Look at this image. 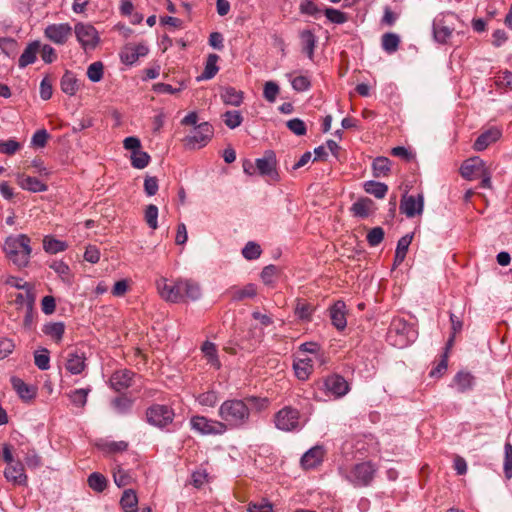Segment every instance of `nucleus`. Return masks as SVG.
<instances>
[{
    "label": "nucleus",
    "instance_id": "de8ad7c7",
    "mask_svg": "<svg viewBox=\"0 0 512 512\" xmlns=\"http://www.w3.org/2000/svg\"><path fill=\"white\" fill-rule=\"evenodd\" d=\"M131 165L136 169H144L150 161V156L147 152L142 151L141 149L138 151H134L131 153Z\"/></svg>",
    "mask_w": 512,
    "mask_h": 512
},
{
    "label": "nucleus",
    "instance_id": "f03ea898",
    "mask_svg": "<svg viewBox=\"0 0 512 512\" xmlns=\"http://www.w3.org/2000/svg\"><path fill=\"white\" fill-rule=\"evenodd\" d=\"M6 257L17 267H26L32 252L30 238L25 234L8 236L3 244Z\"/></svg>",
    "mask_w": 512,
    "mask_h": 512
},
{
    "label": "nucleus",
    "instance_id": "338daca9",
    "mask_svg": "<svg viewBox=\"0 0 512 512\" xmlns=\"http://www.w3.org/2000/svg\"><path fill=\"white\" fill-rule=\"evenodd\" d=\"M20 148H21V144L14 139H9V140L0 142V153L6 154V155L15 154Z\"/></svg>",
    "mask_w": 512,
    "mask_h": 512
},
{
    "label": "nucleus",
    "instance_id": "423d86ee",
    "mask_svg": "<svg viewBox=\"0 0 512 512\" xmlns=\"http://www.w3.org/2000/svg\"><path fill=\"white\" fill-rule=\"evenodd\" d=\"M191 428L201 435H223L226 433L221 420L209 419L205 416H193L190 419Z\"/></svg>",
    "mask_w": 512,
    "mask_h": 512
},
{
    "label": "nucleus",
    "instance_id": "473e14b6",
    "mask_svg": "<svg viewBox=\"0 0 512 512\" xmlns=\"http://www.w3.org/2000/svg\"><path fill=\"white\" fill-rule=\"evenodd\" d=\"M66 242L58 240L52 236H45L43 239V249L49 254H56L67 249Z\"/></svg>",
    "mask_w": 512,
    "mask_h": 512
},
{
    "label": "nucleus",
    "instance_id": "58836bf2",
    "mask_svg": "<svg viewBox=\"0 0 512 512\" xmlns=\"http://www.w3.org/2000/svg\"><path fill=\"white\" fill-rule=\"evenodd\" d=\"M454 383L459 392H466L473 387L474 377L468 372H459L454 377Z\"/></svg>",
    "mask_w": 512,
    "mask_h": 512
},
{
    "label": "nucleus",
    "instance_id": "a878e982",
    "mask_svg": "<svg viewBox=\"0 0 512 512\" xmlns=\"http://www.w3.org/2000/svg\"><path fill=\"white\" fill-rule=\"evenodd\" d=\"M345 308L346 305L343 301H337L330 309V317L332 324L338 330H343L347 325Z\"/></svg>",
    "mask_w": 512,
    "mask_h": 512
},
{
    "label": "nucleus",
    "instance_id": "72a5a7b5",
    "mask_svg": "<svg viewBox=\"0 0 512 512\" xmlns=\"http://www.w3.org/2000/svg\"><path fill=\"white\" fill-rule=\"evenodd\" d=\"M201 350L206 357L209 364L216 369L221 367V363L218 357L216 345L212 342L206 341L203 343Z\"/></svg>",
    "mask_w": 512,
    "mask_h": 512
},
{
    "label": "nucleus",
    "instance_id": "e2e57ef3",
    "mask_svg": "<svg viewBox=\"0 0 512 512\" xmlns=\"http://www.w3.org/2000/svg\"><path fill=\"white\" fill-rule=\"evenodd\" d=\"M39 54L46 64H50L56 60V53L55 50L48 44H43L40 41V48H39Z\"/></svg>",
    "mask_w": 512,
    "mask_h": 512
},
{
    "label": "nucleus",
    "instance_id": "20e7f679",
    "mask_svg": "<svg viewBox=\"0 0 512 512\" xmlns=\"http://www.w3.org/2000/svg\"><path fill=\"white\" fill-rule=\"evenodd\" d=\"M377 471L375 465L370 461H365L353 465L350 469L340 468V474L353 486H368Z\"/></svg>",
    "mask_w": 512,
    "mask_h": 512
},
{
    "label": "nucleus",
    "instance_id": "c85d7f7f",
    "mask_svg": "<svg viewBox=\"0 0 512 512\" xmlns=\"http://www.w3.org/2000/svg\"><path fill=\"white\" fill-rule=\"evenodd\" d=\"M181 286L182 293H184V299L196 301L202 295L201 288L197 282L189 279H181Z\"/></svg>",
    "mask_w": 512,
    "mask_h": 512
},
{
    "label": "nucleus",
    "instance_id": "1a4fd4ad",
    "mask_svg": "<svg viewBox=\"0 0 512 512\" xmlns=\"http://www.w3.org/2000/svg\"><path fill=\"white\" fill-rule=\"evenodd\" d=\"M213 136V127L208 122H203L194 127L190 135L186 137V143L191 148L205 146Z\"/></svg>",
    "mask_w": 512,
    "mask_h": 512
},
{
    "label": "nucleus",
    "instance_id": "b1692460",
    "mask_svg": "<svg viewBox=\"0 0 512 512\" xmlns=\"http://www.w3.org/2000/svg\"><path fill=\"white\" fill-rule=\"evenodd\" d=\"M17 182L22 189L33 193L44 192L48 189L47 185L38 178L24 174L18 175Z\"/></svg>",
    "mask_w": 512,
    "mask_h": 512
},
{
    "label": "nucleus",
    "instance_id": "8fccbe9b",
    "mask_svg": "<svg viewBox=\"0 0 512 512\" xmlns=\"http://www.w3.org/2000/svg\"><path fill=\"white\" fill-rule=\"evenodd\" d=\"M303 51L311 58L315 46V36L310 30H304L300 34Z\"/></svg>",
    "mask_w": 512,
    "mask_h": 512
},
{
    "label": "nucleus",
    "instance_id": "0e129e2a",
    "mask_svg": "<svg viewBox=\"0 0 512 512\" xmlns=\"http://www.w3.org/2000/svg\"><path fill=\"white\" fill-rule=\"evenodd\" d=\"M383 239L384 230L381 227H374L367 234V242L372 247L379 245Z\"/></svg>",
    "mask_w": 512,
    "mask_h": 512
},
{
    "label": "nucleus",
    "instance_id": "9b49d317",
    "mask_svg": "<svg viewBox=\"0 0 512 512\" xmlns=\"http://www.w3.org/2000/svg\"><path fill=\"white\" fill-rule=\"evenodd\" d=\"M86 354L84 351L75 348L68 351L64 356V367L72 375L81 374L87 367Z\"/></svg>",
    "mask_w": 512,
    "mask_h": 512
},
{
    "label": "nucleus",
    "instance_id": "7ed1b4c3",
    "mask_svg": "<svg viewBox=\"0 0 512 512\" xmlns=\"http://www.w3.org/2000/svg\"><path fill=\"white\" fill-rule=\"evenodd\" d=\"M417 338V331L402 318H394L387 332V341L394 347L405 348Z\"/></svg>",
    "mask_w": 512,
    "mask_h": 512
},
{
    "label": "nucleus",
    "instance_id": "13d9d810",
    "mask_svg": "<svg viewBox=\"0 0 512 512\" xmlns=\"http://www.w3.org/2000/svg\"><path fill=\"white\" fill-rule=\"evenodd\" d=\"M299 10L302 14L310 15L315 18L321 14V9L312 0H302L299 6Z\"/></svg>",
    "mask_w": 512,
    "mask_h": 512
},
{
    "label": "nucleus",
    "instance_id": "a211bd4d",
    "mask_svg": "<svg viewBox=\"0 0 512 512\" xmlns=\"http://www.w3.org/2000/svg\"><path fill=\"white\" fill-rule=\"evenodd\" d=\"M72 34V28L68 23L51 24L45 29V35L57 44H63Z\"/></svg>",
    "mask_w": 512,
    "mask_h": 512
},
{
    "label": "nucleus",
    "instance_id": "f8f14e48",
    "mask_svg": "<svg viewBox=\"0 0 512 512\" xmlns=\"http://www.w3.org/2000/svg\"><path fill=\"white\" fill-rule=\"evenodd\" d=\"M75 34L77 40L85 50L94 49L99 42L98 32L91 24H76Z\"/></svg>",
    "mask_w": 512,
    "mask_h": 512
},
{
    "label": "nucleus",
    "instance_id": "6e6552de",
    "mask_svg": "<svg viewBox=\"0 0 512 512\" xmlns=\"http://www.w3.org/2000/svg\"><path fill=\"white\" fill-rule=\"evenodd\" d=\"M456 18L454 13H447L433 22V35L438 43L445 44L448 42L454 30L453 20Z\"/></svg>",
    "mask_w": 512,
    "mask_h": 512
},
{
    "label": "nucleus",
    "instance_id": "f257e3e1",
    "mask_svg": "<svg viewBox=\"0 0 512 512\" xmlns=\"http://www.w3.org/2000/svg\"><path fill=\"white\" fill-rule=\"evenodd\" d=\"M218 417L225 431L245 429L251 422V408L242 399H227L218 409Z\"/></svg>",
    "mask_w": 512,
    "mask_h": 512
},
{
    "label": "nucleus",
    "instance_id": "4c0bfd02",
    "mask_svg": "<svg viewBox=\"0 0 512 512\" xmlns=\"http://www.w3.org/2000/svg\"><path fill=\"white\" fill-rule=\"evenodd\" d=\"M49 267L54 270L55 273L61 278L66 284L72 283V274L69 266L63 261H53Z\"/></svg>",
    "mask_w": 512,
    "mask_h": 512
},
{
    "label": "nucleus",
    "instance_id": "412c9836",
    "mask_svg": "<svg viewBox=\"0 0 512 512\" xmlns=\"http://www.w3.org/2000/svg\"><path fill=\"white\" fill-rule=\"evenodd\" d=\"M502 133H501V130L496 128V127H492L486 131H484L483 133H481L477 139L475 140L474 144H473V149L475 151H483L485 150L489 145L495 143L497 140L500 139Z\"/></svg>",
    "mask_w": 512,
    "mask_h": 512
},
{
    "label": "nucleus",
    "instance_id": "ddd939ff",
    "mask_svg": "<svg viewBox=\"0 0 512 512\" xmlns=\"http://www.w3.org/2000/svg\"><path fill=\"white\" fill-rule=\"evenodd\" d=\"M160 296L169 302L178 303L184 301V293H182L181 279L168 283L166 279H161L157 283Z\"/></svg>",
    "mask_w": 512,
    "mask_h": 512
},
{
    "label": "nucleus",
    "instance_id": "37998d69",
    "mask_svg": "<svg viewBox=\"0 0 512 512\" xmlns=\"http://www.w3.org/2000/svg\"><path fill=\"white\" fill-rule=\"evenodd\" d=\"M225 125L230 129L239 127L243 122V116L240 111L228 110L222 115Z\"/></svg>",
    "mask_w": 512,
    "mask_h": 512
},
{
    "label": "nucleus",
    "instance_id": "5fc2aeb1",
    "mask_svg": "<svg viewBox=\"0 0 512 512\" xmlns=\"http://www.w3.org/2000/svg\"><path fill=\"white\" fill-rule=\"evenodd\" d=\"M197 401L202 406L214 407L219 401L218 393L213 390L203 392L198 395Z\"/></svg>",
    "mask_w": 512,
    "mask_h": 512
},
{
    "label": "nucleus",
    "instance_id": "ea45409f",
    "mask_svg": "<svg viewBox=\"0 0 512 512\" xmlns=\"http://www.w3.org/2000/svg\"><path fill=\"white\" fill-rule=\"evenodd\" d=\"M372 169L374 177H385L390 171V160L386 157H377L372 163Z\"/></svg>",
    "mask_w": 512,
    "mask_h": 512
},
{
    "label": "nucleus",
    "instance_id": "603ef678",
    "mask_svg": "<svg viewBox=\"0 0 512 512\" xmlns=\"http://www.w3.org/2000/svg\"><path fill=\"white\" fill-rule=\"evenodd\" d=\"M504 475L507 479L512 478V444L506 442L504 445V462H503Z\"/></svg>",
    "mask_w": 512,
    "mask_h": 512
},
{
    "label": "nucleus",
    "instance_id": "dca6fc26",
    "mask_svg": "<svg viewBox=\"0 0 512 512\" xmlns=\"http://www.w3.org/2000/svg\"><path fill=\"white\" fill-rule=\"evenodd\" d=\"M488 167L479 157H472L464 161L460 167V174L466 180H473L481 176Z\"/></svg>",
    "mask_w": 512,
    "mask_h": 512
},
{
    "label": "nucleus",
    "instance_id": "052dcab7",
    "mask_svg": "<svg viewBox=\"0 0 512 512\" xmlns=\"http://www.w3.org/2000/svg\"><path fill=\"white\" fill-rule=\"evenodd\" d=\"M279 94V86L274 81H267L264 84L263 97L270 103L276 101L277 95Z\"/></svg>",
    "mask_w": 512,
    "mask_h": 512
},
{
    "label": "nucleus",
    "instance_id": "680f3d73",
    "mask_svg": "<svg viewBox=\"0 0 512 512\" xmlns=\"http://www.w3.org/2000/svg\"><path fill=\"white\" fill-rule=\"evenodd\" d=\"M313 312V307L310 303L298 300L295 307V314L302 320H309Z\"/></svg>",
    "mask_w": 512,
    "mask_h": 512
},
{
    "label": "nucleus",
    "instance_id": "a19ab883",
    "mask_svg": "<svg viewBox=\"0 0 512 512\" xmlns=\"http://www.w3.org/2000/svg\"><path fill=\"white\" fill-rule=\"evenodd\" d=\"M364 189L368 194L381 199L386 195L388 186L384 183L370 180L364 183Z\"/></svg>",
    "mask_w": 512,
    "mask_h": 512
},
{
    "label": "nucleus",
    "instance_id": "0eeeda50",
    "mask_svg": "<svg viewBox=\"0 0 512 512\" xmlns=\"http://www.w3.org/2000/svg\"><path fill=\"white\" fill-rule=\"evenodd\" d=\"M174 416V411L170 407L161 404L152 405L146 411L148 423L159 428L172 423Z\"/></svg>",
    "mask_w": 512,
    "mask_h": 512
},
{
    "label": "nucleus",
    "instance_id": "bb28decb",
    "mask_svg": "<svg viewBox=\"0 0 512 512\" xmlns=\"http://www.w3.org/2000/svg\"><path fill=\"white\" fill-rule=\"evenodd\" d=\"M42 332L54 342L60 343L65 333V324L63 322H48L43 325Z\"/></svg>",
    "mask_w": 512,
    "mask_h": 512
},
{
    "label": "nucleus",
    "instance_id": "6ab92c4d",
    "mask_svg": "<svg viewBox=\"0 0 512 512\" xmlns=\"http://www.w3.org/2000/svg\"><path fill=\"white\" fill-rule=\"evenodd\" d=\"M324 388L329 394L339 398L347 394L349 385L340 375H331L324 380Z\"/></svg>",
    "mask_w": 512,
    "mask_h": 512
},
{
    "label": "nucleus",
    "instance_id": "cd10ccee",
    "mask_svg": "<svg viewBox=\"0 0 512 512\" xmlns=\"http://www.w3.org/2000/svg\"><path fill=\"white\" fill-rule=\"evenodd\" d=\"M412 239V234H406L398 240L394 257L395 266L400 265L404 261Z\"/></svg>",
    "mask_w": 512,
    "mask_h": 512
},
{
    "label": "nucleus",
    "instance_id": "5701e85b",
    "mask_svg": "<svg viewBox=\"0 0 512 512\" xmlns=\"http://www.w3.org/2000/svg\"><path fill=\"white\" fill-rule=\"evenodd\" d=\"M220 98L225 105L239 107L244 100V93L234 87L226 86L220 91Z\"/></svg>",
    "mask_w": 512,
    "mask_h": 512
},
{
    "label": "nucleus",
    "instance_id": "69168bd1",
    "mask_svg": "<svg viewBox=\"0 0 512 512\" xmlns=\"http://www.w3.org/2000/svg\"><path fill=\"white\" fill-rule=\"evenodd\" d=\"M287 127L297 136H303L306 134V125L304 121L299 118H293L287 121Z\"/></svg>",
    "mask_w": 512,
    "mask_h": 512
},
{
    "label": "nucleus",
    "instance_id": "2eb2a0df",
    "mask_svg": "<svg viewBox=\"0 0 512 512\" xmlns=\"http://www.w3.org/2000/svg\"><path fill=\"white\" fill-rule=\"evenodd\" d=\"M149 52L148 47L143 43H128L121 52L120 57L123 64H134Z\"/></svg>",
    "mask_w": 512,
    "mask_h": 512
},
{
    "label": "nucleus",
    "instance_id": "a18cd8bd",
    "mask_svg": "<svg viewBox=\"0 0 512 512\" xmlns=\"http://www.w3.org/2000/svg\"><path fill=\"white\" fill-rule=\"evenodd\" d=\"M90 388H80L71 391L68 396L73 405L77 407H84L87 402V396L90 393Z\"/></svg>",
    "mask_w": 512,
    "mask_h": 512
},
{
    "label": "nucleus",
    "instance_id": "39448f33",
    "mask_svg": "<svg viewBox=\"0 0 512 512\" xmlns=\"http://www.w3.org/2000/svg\"><path fill=\"white\" fill-rule=\"evenodd\" d=\"M275 426L282 431H294L301 429L300 412L291 406H285L274 417Z\"/></svg>",
    "mask_w": 512,
    "mask_h": 512
},
{
    "label": "nucleus",
    "instance_id": "774afa93",
    "mask_svg": "<svg viewBox=\"0 0 512 512\" xmlns=\"http://www.w3.org/2000/svg\"><path fill=\"white\" fill-rule=\"evenodd\" d=\"M249 512H273L272 504L262 500L260 502H251L248 505Z\"/></svg>",
    "mask_w": 512,
    "mask_h": 512
},
{
    "label": "nucleus",
    "instance_id": "9d476101",
    "mask_svg": "<svg viewBox=\"0 0 512 512\" xmlns=\"http://www.w3.org/2000/svg\"><path fill=\"white\" fill-rule=\"evenodd\" d=\"M255 166L261 176L267 177L273 181L279 179L276 155L273 151L268 150L262 158H257L255 160Z\"/></svg>",
    "mask_w": 512,
    "mask_h": 512
},
{
    "label": "nucleus",
    "instance_id": "3c124183",
    "mask_svg": "<svg viewBox=\"0 0 512 512\" xmlns=\"http://www.w3.org/2000/svg\"><path fill=\"white\" fill-rule=\"evenodd\" d=\"M22 453L25 465L29 469H37L42 465L41 457L35 449H28L26 453L22 450Z\"/></svg>",
    "mask_w": 512,
    "mask_h": 512
},
{
    "label": "nucleus",
    "instance_id": "4468645a",
    "mask_svg": "<svg viewBox=\"0 0 512 512\" xmlns=\"http://www.w3.org/2000/svg\"><path fill=\"white\" fill-rule=\"evenodd\" d=\"M424 210V196L422 193L417 196L404 194L400 202V211L407 218L421 215Z\"/></svg>",
    "mask_w": 512,
    "mask_h": 512
},
{
    "label": "nucleus",
    "instance_id": "4d7b16f0",
    "mask_svg": "<svg viewBox=\"0 0 512 512\" xmlns=\"http://www.w3.org/2000/svg\"><path fill=\"white\" fill-rule=\"evenodd\" d=\"M112 406L119 414H126L132 407V400L126 396H120L112 401Z\"/></svg>",
    "mask_w": 512,
    "mask_h": 512
},
{
    "label": "nucleus",
    "instance_id": "c9c22d12",
    "mask_svg": "<svg viewBox=\"0 0 512 512\" xmlns=\"http://www.w3.org/2000/svg\"><path fill=\"white\" fill-rule=\"evenodd\" d=\"M373 201L369 198H362L353 203L351 210L355 216L365 218L370 214L373 207Z\"/></svg>",
    "mask_w": 512,
    "mask_h": 512
},
{
    "label": "nucleus",
    "instance_id": "79ce46f5",
    "mask_svg": "<svg viewBox=\"0 0 512 512\" xmlns=\"http://www.w3.org/2000/svg\"><path fill=\"white\" fill-rule=\"evenodd\" d=\"M310 362V359H300L294 362L293 368L298 379L306 380L309 377L312 369Z\"/></svg>",
    "mask_w": 512,
    "mask_h": 512
},
{
    "label": "nucleus",
    "instance_id": "e433bc0d",
    "mask_svg": "<svg viewBox=\"0 0 512 512\" xmlns=\"http://www.w3.org/2000/svg\"><path fill=\"white\" fill-rule=\"evenodd\" d=\"M0 50L9 59H14L18 54V43L10 37L0 38Z\"/></svg>",
    "mask_w": 512,
    "mask_h": 512
},
{
    "label": "nucleus",
    "instance_id": "864d4df0",
    "mask_svg": "<svg viewBox=\"0 0 512 512\" xmlns=\"http://www.w3.org/2000/svg\"><path fill=\"white\" fill-rule=\"evenodd\" d=\"M261 253L262 250L260 245L253 241H249L242 249V255L247 260L258 259Z\"/></svg>",
    "mask_w": 512,
    "mask_h": 512
},
{
    "label": "nucleus",
    "instance_id": "49530a36",
    "mask_svg": "<svg viewBox=\"0 0 512 512\" xmlns=\"http://www.w3.org/2000/svg\"><path fill=\"white\" fill-rule=\"evenodd\" d=\"M400 38L395 33H385L382 36V47L388 53H393L398 49Z\"/></svg>",
    "mask_w": 512,
    "mask_h": 512
},
{
    "label": "nucleus",
    "instance_id": "f3484780",
    "mask_svg": "<svg viewBox=\"0 0 512 512\" xmlns=\"http://www.w3.org/2000/svg\"><path fill=\"white\" fill-rule=\"evenodd\" d=\"M4 476L7 481L14 485L26 486L28 477L25 473L24 464L17 460L9 465L4 470Z\"/></svg>",
    "mask_w": 512,
    "mask_h": 512
},
{
    "label": "nucleus",
    "instance_id": "7c9ffc66",
    "mask_svg": "<svg viewBox=\"0 0 512 512\" xmlns=\"http://www.w3.org/2000/svg\"><path fill=\"white\" fill-rule=\"evenodd\" d=\"M227 293L234 301H241L246 298H253L256 296L257 291L254 284H247L245 287L238 289L236 287L230 288Z\"/></svg>",
    "mask_w": 512,
    "mask_h": 512
},
{
    "label": "nucleus",
    "instance_id": "aec40b11",
    "mask_svg": "<svg viewBox=\"0 0 512 512\" xmlns=\"http://www.w3.org/2000/svg\"><path fill=\"white\" fill-rule=\"evenodd\" d=\"M134 373L127 369L115 371L110 378V386L117 392L129 388L132 385Z\"/></svg>",
    "mask_w": 512,
    "mask_h": 512
},
{
    "label": "nucleus",
    "instance_id": "6e6d98bb",
    "mask_svg": "<svg viewBox=\"0 0 512 512\" xmlns=\"http://www.w3.org/2000/svg\"><path fill=\"white\" fill-rule=\"evenodd\" d=\"M144 218H145V221L147 223V225L155 230L158 228V208L156 205L154 204H150L146 207L145 209V214H144Z\"/></svg>",
    "mask_w": 512,
    "mask_h": 512
},
{
    "label": "nucleus",
    "instance_id": "2f4dec72",
    "mask_svg": "<svg viewBox=\"0 0 512 512\" xmlns=\"http://www.w3.org/2000/svg\"><path fill=\"white\" fill-rule=\"evenodd\" d=\"M40 41L36 40L27 45L20 56L18 64H33L39 54Z\"/></svg>",
    "mask_w": 512,
    "mask_h": 512
},
{
    "label": "nucleus",
    "instance_id": "4be33fe9",
    "mask_svg": "<svg viewBox=\"0 0 512 512\" xmlns=\"http://www.w3.org/2000/svg\"><path fill=\"white\" fill-rule=\"evenodd\" d=\"M325 450L322 446H314L304 453L301 457V465L305 469H313L317 467L322 461Z\"/></svg>",
    "mask_w": 512,
    "mask_h": 512
},
{
    "label": "nucleus",
    "instance_id": "393cba45",
    "mask_svg": "<svg viewBox=\"0 0 512 512\" xmlns=\"http://www.w3.org/2000/svg\"><path fill=\"white\" fill-rule=\"evenodd\" d=\"M60 87L63 93L74 96L81 87L80 80L70 71H66L61 78Z\"/></svg>",
    "mask_w": 512,
    "mask_h": 512
},
{
    "label": "nucleus",
    "instance_id": "f704fd0d",
    "mask_svg": "<svg viewBox=\"0 0 512 512\" xmlns=\"http://www.w3.org/2000/svg\"><path fill=\"white\" fill-rule=\"evenodd\" d=\"M12 386L14 390L17 392L18 396L23 400H30L34 397V390L28 386L23 380L20 378L13 377L11 379Z\"/></svg>",
    "mask_w": 512,
    "mask_h": 512
},
{
    "label": "nucleus",
    "instance_id": "09e8293b",
    "mask_svg": "<svg viewBox=\"0 0 512 512\" xmlns=\"http://www.w3.org/2000/svg\"><path fill=\"white\" fill-rule=\"evenodd\" d=\"M35 365L42 371H46L50 368V356L49 350L42 348L34 354Z\"/></svg>",
    "mask_w": 512,
    "mask_h": 512
},
{
    "label": "nucleus",
    "instance_id": "c03bdc74",
    "mask_svg": "<svg viewBox=\"0 0 512 512\" xmlns=\"http://www.w3.org/2000/svg\"><path fill=\"white\" fill-rule=\"evenodd\" d=\"M87 482L89 487L96 492H102L107 487L106 477L98 472L91 473L87 479Z\"/></svg>",
    "mask_w": 512,
    "mask_h": 512
},
{
    "label": "nucleus",
    "instance_id": "c756f323",
    "mask_svg": "<svg viewBox=\"0 0 512 512\" xmlns=\"http://www.w3.org/2000/svg\"><path fill=\"white\" fill-rule=\"evenodd\" d=\"M120 504L124 512H137L138 497L135 490H125L120 499Z\"/></svg>",
    "mask_w": 512,
    "mask_h": 512
},
{
    "label": "nucleus",
    "instance_id": "bf43d9fd",
    "mask_svg": "<svg viewBox=\"0 0 512 512\" xmlns=\"http://www.w3.org/2000/svg\"><path fill=\"white\" fill-rule=\"evenodd\" d=\"M324 14L330 22L335 24H343L348 20L346 13L335 8H326Z\"/></svg>",
    "mask_w": 512,
    "mask_h": 512
}]
</instances>
